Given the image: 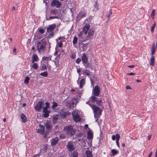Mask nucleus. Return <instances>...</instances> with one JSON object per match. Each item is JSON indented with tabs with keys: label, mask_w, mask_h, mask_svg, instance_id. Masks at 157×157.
Here are the masks:
<instances>
[{
	"label": "nucleus",
	"mask_w": 157,
	"mask_h": 157,
	"mask_svg": "<svg viewBox=\"0 0 157 157\" xmlns=\"http://www.w3.org/2000/svg\"><path fill=\"white\" fill-rule=\"evenodd\" d=\"M80 96H79V98H73L71 100L67 101L66 104V107L69 109H73L74 107L76 106L80 100Z\"/></svg>",
	"instance_id": "nucleus-1"
},
{
	"label": "nucleus",
	"mask_w": 157,
	"mask_h": 157,
	"mask_svg": "<svg viewBox=\"0 0 157 157\" xmlns=\"http://www.w3.org/2000/svg\"><path fill=\"white\" fill-rule=\"evenodd\" d=\"M91 108L94 113V117L95 118H97L96 120V121H97L98 118H99L101 115L102 110L100 108L94 105H92Z\"/></svg>",
	"instance_id": "nucleus-2"
},
{
	"label": "nucleus",
	"mask_w": 157,
	"mask_h": 157,
	"mask_svg": "<svg viewBox=\"0 0 157 157\" xmlns=\"http://www.w3.org/2000/svg\"><path fill=\"white\" fill-rule=\"evenodd\" d=\"M64 130L66 132L67 135L71 136H73L76 132L75 129L71 125L66 126L64 127Z\"/></svg>",
	"instance_id": "nucleus-3"
},
{
	"label": "nucleus",
	"mask_w": 157,
	"mask_h": 157,
	"mask_svg": "<svg viewBox=\"0 0 157 157\" xmlns=\"http://www.w3.org/2000/svg\"><path fill=\"white\" fill-rule=\"evenodd\" d=\"M47 44V42L45 39H43L37 43V49L39 52L44 50Z\"/></svg>",
	"instance_id": "nucleus-4"
},
{
	"label": "nucleus",
	"mask_w": 157,
	"mask_h": 157,
	"mask_svg": "<svg viewBox=\"0 0 157 157\" xmlns=\"http://www.w3.org/2000/svg\"><path fill=\"white\" fill-rule=\"evenodd\" d=\"M90 101L94 103L96 102V104L99 106H102L103 105V103L102 102L101 98H98L94 96H92L90 98Z\"/></svg>",
	"instance_id": "nucleus-5"
},
{
	"label": "nucleus",
	"mask_w": 157,
	"mask_h": 157,
	"mask_svg": "<svg viewBox=\"0 0 157 157\" xmlns=\"http://www.w3.org/2000/svg\"><path fill=\"white\" fill-rule=\"evenodd\" d=\"M44 126L46 128V131L44 136L46 137L48 134L51 131L52 125L49 122L44 123Z\"/></svg>",
	"instance_id": "nucleus-6"
},
{
	"label": "nucleus",
	"mask_w": 157,
	"mask_h": 157,
	"mask_svg": "<svg viewBox=\"0 0 157 157\" xmlns=\"http://www.w3.org/2000/svg\"><path fill=\"white\" fill-rule=\"evenodd\" d=\"M86 34L85 36V39L82 40L83 42L91 38L94 35V31L93 30H86Z\"/></svg>",
	"instance_id": "nucleus-7"
},
{
	"label": "nucleus",
	"mask_w": 157,
	"mask_h": 157,
	"mask_svg": "<svg viewBox=\"0 0 157 157\" xmlns=\"http://www.w3.org/2000/svg\"><path fill=\"white\" fill-rule=\"evenodd\" d=\"M44 105V102L42 101H38L34 107V109L36 111L40 112L41 111Z\"/></svg>",
	"instance_id": "nucleus-8"
},
{
	"label": "nucleus",
	"mask_w": 157,
	"mask_h": 157,
	"mask_svg": "<svg viewBox=\"0 0 157 157\" xmlns=\"http://www.w3.org/2000/svg\"><path fill=\"white\" fill-rule=\"evenodd\" d=\"M74 121L75 122H79L81 120V118L77 112L73 111L72 113Z\"/></svg>",
	"instance_id": "nucleus-9"
},
{
	"label": "nucleus",
	"mask_w": 157,
	"mask_h": 157,
	"mask_svg": "<svg viewBox=\"0 0 157 157\" xmlns=\"http://www.w3.org/2000/svg\"><path fill=\"white\" fill-rule=\"evenodd\" d=\"M100 89L98 86H96L93 88L92 91V93L94 95L95 97L98 96L100 94Z\"/></svg>",
	"instance_id": "nucleus-10"
},
{
	"label": "nucleus",
	"mask_w": 157,
	"mask_h": 157,
	"mask_svg": "<svg viewBox=\"0 0 157 157\" xmlns=\"http://www.w3.org/2000/svg\"><path fill=\"white\" fill-rule=\"evenodd\" d=\"M54 35L53 30H47L45 34L46 37L48 39L53 37Z\"/></svg>",
	"instance_id": "nucleus-11"
},
{
	"label": "nucleus",
	"mask_w": 157,
	"mask_h": 157,
	"mask_svg": "<svg viewBox=\"0 0 157 157\" xmlns=\"http://www.w3.org/2000/svg\"><path fill=\"white\" fill-rule=\"evenodd\" d=\"M86 13L84 12L81 11L78 14L76 17V21L77 22L79 21L81 19L85 17L86 15Z\"/></svg>",
	"instance_id": "nucleus-12"
},
{
	"label": "nucleus",
	"mask_w": 157,
	"mask_h": 157,
	"mask_svg": "<svg viewBox=\"0 0 157 157\" xmlns=\"http://www.w3.org/2000/svg\"><path fill=\"white\" fill-rule=\"evenodd\" d=\"M40 128L37 130L36 132L38 133H40L41 135H44L45 133V127L44 125L40 124L39 125Z\"/></svg>",
	"instance_id": "nucleus-13"
},
{
	"label": "nucleus",
	"mask_w": 157,
	"mask_h": 157,
	"mask_svg": "<svg viewBox=\"0 0 157 157\" xmlns=\"http://www.w3.org/2000/svg\"><path fill=\"white\" fill-rule=\"evenodd\" d=\"M61 3L56 0H53L51 3V6L59 8L61 6Z\"/></svg>",
	"instance_id": "nucleus-14"
},
{
	"label": "nucleus",
	"mask_w": 157,
	"mask_h": 157,
	"mask_svg": "<svg viewBox=\"0 0 157 157\" xmlns=\"http://www.w3.org/2000/svg\"><path fill=\"white\" fill-rule=\"evenodd\" d=\"M67 147L68 148V151L71 152L72 151L75 149L74 145L72 142L71 141L68 142Z\"/></svg>",
	"instance_id": "nucleus-15"
},
{
	"label": "nucleus",
	"mask_w": 157,
	"mask_h": 157,
	"mask_svg": "<svg viewBox=\"0 0 157 157\" xmlns=\"http://www.w3.org/2000/svg\"><path fill=\"white\" fill-rule=\"evenodd\" d=\"M81 59H82V63L84 65H85V64H86L88 62V58L86 53H83L82 54V55L81 56Z\"/></svg>",
	"instance_id": "nucleus-16"
},
{
	"label": "nucleus",
	"mask_w": 157,
	"mask_h": 157,
	"mask_svg": "<svg viewBox=\"0 0 157 157\" xmlns=\"http://www.w3.org/2000/svg\"><path fill=\"white\" fill-rule=\"evenodd\" d=\"M44 30H37L35 34V36H37V38H40L41 37V35L44 33Z\"/></svg>",
	"instance_id": "nucleus-17"
},
{
	"label": "nucleus",
	"mask_w": 157,
	"mask_h": 157,
	"mask_svg": "<svg viewBox=\"0 0 157 157\" xmlns=\"http://www.w3.org/2000/svg\"><path fill=\"white\" fill-rule=\"evenodd\" d=\"M86 30H82V31H81L78 34V36L81 38L83 40L85 39V36L86 33Z\"/></svg>",
	"instance_id": "nucleus-18"
},
{
	"label": "nucleus",
	"mask_w": 157,
	"mask_h": 157,
	"mask_svg": "<svg viewBox=\"0 0 157 157\" xmlns=\"http://www.w3.org/2000/svg\"><path fill=\"white\" fill-rule=\"evenodd\" d=\"M43 114L42 115V117L44 118L48 117L49 116V113H50V111L48 110H45L44 111L43 110Z\"/></svg>",
	"instance_id": "nucleus-19"
},
{
	"label": "nucleus",
	"mask_w": 157,
	"mask_h": 157,
	"mask_svg": "<svg viewBox=\"0 0 157 157\" xmlns=\"http://www.w3.org/2000/svg\"><path fill=\"white\" fill-rule=\"evenodd\" d=\"M58 140V138L57 137H56L52 139L51 142V145L54 146L57 143Z\"/></svg>",
	"instance_id": "nucleus-20"
},
{
	"label": "nucleus",
	"mask_w": 157,
	"mask_h": 157,
	"mask_svg": "<svg viewBox=\"0 0 157 157\" xmlns=\"http://www.w3.org/2000/svg\"><path fill=\"white\" fill-rule=\"evenodd\" d=\"M32 62L33 63L35 62H37L39 60L38 56L36 54H34L32 56Z\"/></svg>",
	"instance_id": "nucleus-21"
},
{
	"label": "nucleus",
	"mask_w": 157,
	"mask_h": 157,
	"mask_svg": "<svg viewBox=\"0 0 157 157\" xmlns=\"http://www.w3.org/2000/svg\"><path fill=\"white\" fill-rule=\"evenodd\" d=\"M87 138L90 140L93 138V133L91 130H89L87 133Z\"/></svg>",
	"instance_id": "nucleus-22"
},
{
	"label": "nucleus",
	"mask_w": 157,
	"mask_h": 157,
	"mask_svg": "<svg viewBox=\"0 0 157 157\" xmlns=\"http://www.w3.org/2000/svg\"><path fill=\"white\" fill-rule=\"evenodd\" d=\"M60 115L62 117L64 118L66 117L67 116V112L64 110H62L60 112Z\"/></svg>",
	"instance_id": "nucleus-23"
},
{
	"label": "nucleus",
	"mask_w": 157,
	"mask_h": 157,
	"mask_svg": "<svg viewBox=\"0 0 157 157\" xmlns=\"http://www.w3.org/2000/svg\"><path fill=\"white\" fill-rule=\"evenodd\" d=\"M21 117L23 122L25 123L27 121V118L24 114L22 113L21 115Z\"/></svg>",
	"instance_id": "nucleus-24"
},
{
	"label": "nucleus",
	"mask_w": 157,
	"mask_h": 157,
	"mask_svg": "<svg viewBox=\"0 0 157 157\" xmlns=\"http://www.w3.org/2000/svg\"><path fill=\"white\" fill-rule=\"evenodd\" d=\"M116 143L117 146H118V147H120V146L119 144V140L120 138V136L119 134L118 133H117L116 134Z\"/></svg>",
	"instance_id": "nucleus-25"
},
{
	"label": "nucleus",
	"mask_w": 157,
	"mask_h": 157,
	"mask_svg": "<svg viewBox=\"0 0 157 157\" xmlns=\"http://www.w3.org/2000/svg\"><path fill=\"white\" fill-rule=\"evenodd\" d=\"M86 157H93L92 152L90 150H87L86 151Z\"/></svg>",
	"instance_id": "nucleus-26"
},
{
	"label": "nucleus",
	"mask_w": 157,
	"mask_h": 157,
	"mask_svg": "<svg viewBox=\"0 0 157 157\" xmlns=\"http://www.w3.org/2000/svg\"><path fill=\"white\" fill-rule=\"evenodd\" d=\"M155 43H153L152 45V47L151 49V55L152 56H153L155 53V51L156 48H155Z\"/></svg>",
	"instance_id": "nucleus-27"
},
{
	"label": "nucleus",
	"mask_w": 157,
	"mask_h": 157,
	"mask_svg": "<svg viewBox=\"0 0 157 157\" xmlns=\"http://www.w3.org/2000/svg\"><path fill=\"white\" fill-rule=\"evenodd\" d=\"M59 57H57L54 60L55 64L56 65V67H57L59 66Z\"/></svg>",
	"instance_id": "nucleus-28"
},
{
	"label": "nucleus",
	"mask_w": 157,
	"mask_h": 157,
	"mask_svg": "<svg viewBox=\"0 0 157 157\" xmlns=\"http://www.w3.org/2000/svg\"><path fill=\"white\" fill-rule=\"evenodd\" d=\"M85 82V80L84 78H82L81 79L80 82L79 87L81 88L83 85H84Z\"/></svg>",
	"instance_id": "nucleus-29"
},
{
	"label": "nucleus",
	"mask_w": 157,
	"mask_h": 157,
	"mask_svg": "<svg viewBox=\"0 0 157 157\" xmlns=\"http://www.w3.org/2000/svg\"><path fill=\"white\" fill-rule=\"evenodd\" d=\"M52 56H49L48 57H43L42 58V60H45L48 62L49 60L50 61L51 60Z\"/></svg>",
	"instance_id": "nucleus-30"
},
{
	"label": "nucleus",
	"mask_w": 157,
	"mask_h": 157,
	"mask_svg": "<svg viewBox=\"0 0 157 157\" xmlns=\"http://www.w3.org/2000/svg\"><path fill=\"white\" fill-rule=\"evenodd\" d=\"M155 57L153 56H152L150 59V65L153 66L154 64Z\"/></svg>",
	"instance_id": "nucleus-31"
},
{
	"label": "nucleus",
	"mask_w": 157,
	"mask_h": 157,
	"mask_svg": "<svg viewBox=\"0 0 157 157\" xmlns=\"http://www.w3.org/2000/svg\"><path fill=\"white\" fill-rule=\"evenodd\" d=\"M46 106L43 108V110L45 111V110H48V109L49 107V103L48 102L45 103Z\"/></svg>",
	"instance_id": "nucleus-32"
},
{
	"label": "nucleus",
	"mask_w": 157,
	"mask_h": 157,
	"mask_svg": "<svg viewBox=\"0 0 157 157\" xmlns=\"http://www.w3.org/2000/svg\"><path fill=\"white\" fill-rule=\"evenodd\" d=\"M56 27L55 24H53L49 25L47 29H54Z\"/></svg>",
	"instance_id": "nucleus-33"
},
{
	"label": "nucleus",
	"mask_w": 157,
	"mask_h": 157,
	"mask_svg": "<svg viewBox=\"0 0 157 157\" xmlns=\"http://www.w3.org/2000/svg\"><path fill=\"white\" fill-rule=\"evenodd\" d=\"M111 152L113 155L114 156L115 155L119 153V151L118 150H116L114 149L111 150Z\"/></svg>",
	"instance_id": "nucleus-34"
},
{
	"label": "nucleus",
	"mask_w": 157,
	"mask_h": 157,
	"mask_svg": "<svg viewBox=\"0 0 157 157\" xmlns=\"http://www.w3.org/2000/svg\"><path fill=\"white\" fill-rule=\"evenodd\" d=\"M90 27V25L89 24H86L85 25L82 29H89Z\"/></svg>",
	"instance_id": "nucleus-35"
},
{
	"label": "nucleus",
	"mask_w": 157,
	"mask_h": 157,
	"mask_svg": "<svg viewBox=\"0 0 157 157\" xmlns=\"http://www.w3.org/2000/svg\"><path fill=\"white\" fill-rule=\"evenodd\" d=\"M30 79V78L28 76H26L24 80V82L25 84H28L29 83V81Z\"/></svg>",
	"instance_id": "nucleus-36"
},
{
	"label": "nucleus",
	"mask_w": 157,
	"mask_h": 157,
	"mask_svg": "<svg viewBox=\"0 0 157 157\" xmlns=\"http://www.w3.org/2000/svg\"><path fill=\"white\" fill-rule=\"evenodd\" d=\"M34 63L32 66V67L35 69V70H36L38 69V66L37 65V64L36 63Z\"/></svg>",
	"instance_id": "nucleus-37"
},
{
	"label": "nucleus",
	"mask_w": 157,
	"mask_h": 157,
	"mask_svg": "<svg viewBox=\"0 0 157 157\" xmlns=\"http://www.w3.org/2000/svg\"><path fill=\"white\" fill-rule=\"evenodd\" d=\"M78 153L76 151H74L71 154V156L73 157H78Z\"/></svg>",
	"instance_id": "nucleus-38"
},
{
	"label": "nucleus",
	"mask_w": 157,
	"mask_h": 157,
	"mask_svg": "<svg viewBox=\"0 0 157 157\" xmlns=\"http://www.w3.org/2000/svg\"><path fill=\"white\" fill-rule=\"evenodd\" d=\"M40 75L42 76L46 77L48 75V73L47 71H45L43 72H42L40 74Z\"/></svg>",
	"instance_id": "nucleus-39"
},
{
	"label": "nucleus",
	"mask_w": 157,
	"mask_h": 157,
	"mask_svg": "<svg viewBox=\"0 0 157 157\" xmlns=\"http://www.w3.org/2000/svg\"><path fill=\"white\" fill-rule=\"evenodd\" d=\"M78 41V38L76 36H74L73 40V43L74 44H75Z\"/></svg>",
	"instance_id": "nucleus-40"
},
{
	"label": "nucleus",
	"mask_w": 157,
	"mask_h": 157,
	"mask_svg": "<svg viewBox=\"0 0 157 157\" xmlns=\"http://www.w3.org/2000/svg\"><path fill=\"white\" fill-rule=\"evenodd\" d=\"M57 103L55 102H54L53 103V105L52 106V108L53 109H54L56 107H57Z\"/></svg>",
	"instance_id": "nucleus-41"
},
{
	"label": "nucleus",
	"mask_w": 157,
	"mask_h": 157,
	"mask_svg": "<svg viewBox=\"0 0 157 157\" xmlns=\"http://www.w3.org/2000/svg\"><path fill=\"white\" fill-rule=\"evenodd\" d=\"M155 12V10H153L151 13V16L154 19V16Z\"/></svg>",
	"instance_id": "nucleus-42"
},
{
	"label": "nucleus",
	"mask_w": 157,
	"mask_h": 157,
	"mask_svg": "<svg viewBox=\"0 0 157 157\" xmlns=\"http://www.w3.org/2000/svg\"><path fill=\"white\" fill-rule=\"evenodd\" d=\"M57 12V10L56 9L52 10L50 11V12L53 14H55Z\"/></svg>",
	"instance_id": "nucleus-43"
},
{
	"label": "nucleus",
	"mask_w": 157,
	"mask_h": 157,
	"mask_svg": "<svg viewBox=\"0 0 157 157\" xmlns=\"http://www.w3.org/2000/svg\"><path fill=\"white\" fill-rule=\"evenodd\" d=\"M82 72L84 75H86L87 76H90V75L88 72H86V70H84Z\"/></svg>",
	"instance_id": "nucleus-44"
},
{
	"label": "nucleus",
	"mask_w": 157,
	"mask_h": 157,
	"mask_svg": "<svg viewBox=\"0 0 157 157\" xmlns=\"http://www.w3.org/2000/svg\"><path fill=\"white\" fill-rule=\"evenodd\" d=\"M84 65L85 66L86 68H87L88 67L91 68V65L90 63H87L86 64H85V65Z\"/></svg>",
	"instance_id": "nucleus-45"
},
{
	"label": "nucleus",
	"mask_w": 157,
	"mask_h": 157,
	"mask_svg": "<svg viewBox=\"0 0 157 157\" xmlns=\"http://www.w3.org/2000/svg\"><path fill=\"white\" fill-rule=\"evenodd\" d=\"M58 119V117L57 116H54L53 118V121L54 122H56L57 121Z\"/></svg>",
	"instance_id": "nucleus-46"
},
{
	"label": "nucleus",
	"mask_w": 157,
	"mask_h": 157,
	"mask_svg": "<svg viewBox=\"0 0 157 157\" xmlns=\"http://www.w3.org/2000/svg\"><path fill=\"white\" fill-rule=\"evenodd\" d=\"M47 68L46 66L45 65H44V66H42V67L41 68V71H44V70H46L47 69Z\"/></svg>",
	"instance_id": "nucleus-47"
},
{
	"label": "nucleus",
	"mask_w": 157,
	"mask_h": 157,
	"mask_svg": "<svg viewBox=\"0 0 157 157\" xmlns=\"http://www.w3.org/2000/svg\"><path fill=\"white\" fill-rule=\"evenodd\" d=\"M81 61V59L79 58H78L76 60V63L79 64Z\"/></svg>",
	"instance_id": "nucleus-48"
},
{
	"label": "nucleus",
	"mask_w": 157,
	"mask_h": 157,
	"mask_svg": "<svg viewBox=\"0 0 157 157\" xmlns=\"http://www.w3.org/2000/svg\"><path fill=\"white\" fill-rule=\"evenodd\" d=\"M56 18H58V17L57 16H50V17L47 19L48 20H50L52 19H54Z\"/></svg>",
	"instance_id": "nucleus-49"
},
{
	"label": "nucleus",
	"mask_w": 157,
	"mask_h": 157,
	"mask_svg": "<svg viewBox=\"0 0 157 157\" xmlns=\"http://www.w3.org/2000/svg\"><path fill=\"white\" fill-rule=\"evenodd\" d=\"M63 45V43L62 42V41H61L60 42L58 43V46L59 47H62Z\"/></svg>",
	"instance_id": "nucleus-50"
},
{
	"label": "nucleus",
	"mask_w": 157,
	"mask_h": 157,
	"mask_svg": "<svg viewBox=\"0 0 157 157\" xmlns=\"http://www.w3.org/2000/svg\"><path fill=\"white\" fill-rule=\"evenodd\" d=\"M116 139V135L115 136V135H113L112 136V139L113 140H115V139Z\"/></svg>",
	"instance_id": "nucleus-51"
},
{
	"label": "nucleus",
	"mask_w": 157,
	"mask_h": 157,
	"mask_svg": "<svg viewBox=\"0 0 157 157\" xmlns=\"http://www.w3.org/2000/svg\"><path fill=\"white\" fill-rule=\"evenodd\" d=\"M112 12L111 10H110L109 11V15L108 16V19H109V17L112 14Z\"/></svg>",
	"instance_id": "nucleus-52"
},
{
	"label": "nucleus",
	"mask_w": 157,
	"mask_h": 157,
	"mask_svg": "<svg viewBox=\"0 0 157 157\" xmlns=\"http://www.w3.org/2000/svg\"><path fill=\"white\" fill-rule=\"evenodd\" d=\"M155 25V23H154L151 26V29H154Z\"/></svg>",
	"instance_id": "nucleus-53"
},
{
	"label": "nucleus",
	"mask_w": 157,
	"mask_h": 157,
	"mask_svg": "<svg viewBox=\"0 0 157 157\" xmlns=\"http://www.w3.org/2000/svg\"><path fill=\"white\" fill-rule=\"evenodd\" d=\"M135 73H133V72H131L129 73H128L127 74L128 75H135Z\"/></svg>",
	"instance_id": "nucleus-54"
},
{
	"label": "nucleus",
	"mask_w": 157,
	"mask_h": 157,
	"mask_svg": "<svg viewBox=\"0 0 157 157\" xmlns=\"http://www.w3.org/2000/svg\"><path fill=\"white\" fill-rule=\"evenodd\" d=\"M126 89H131L132 88L129 86H127L126 87Z\"/></svg>",
	"instance_id": "nucleus-55"
},
{
	"label": "nucleus",
	"mask_w": 157,
	"mask_h": 157,
	"mask_svg": "<svg viewBox=\"0 0 157 157\" xmlns=\"http://www.w3.org/2000/svg\"><path fill=\"white\" fill-rule=\"evenodd\" d=\"M60 139H63L65 138V136L63 135H60Z\"/></svg>",
	"instance_id": "nucleus-56"
},
{
	"label": "nucleus",
	"mask_w": 157,
	"mask_h": 157,
	"mask_svg": "<svg viewBox=\"0 0 157 157\" xmlns=\"http://www.w3.org/2000/svg\"><path fill=\"white\" fill-rule=\"evenodd\" d=\"M64 38V36H60L58 38V39L60 40L61 39H63Z\"/></svg>",
	"instance_id": "nucleus-57"
},
{
	"label": "nucleus",
	"mask_w": 157,
	"mask_h": 157,
	"mask_svg": "<svg viewBox=\"0 0 157 157\" xmlns=\"http://www.w3.org/2000/svg\"><path fill=\"white\" fill-rule=\"evenodd\" d=\"M71 57L72 59H74L75 57L74 54H72L71 56Z\"/></svg>",
	"instance_id": "nucleus-58"
},
{
	"label": "nucleus",
	"mask_w": 157,
	"mask_h": 157,
	"mask_svg": "<svg viewBox=\"0 0 157 157\" xmlns=\"http://www.w3.org/2000/svg\"><path fill=\"white\" fill-rule=\"evenodd\" d=\"M77 71L78 73H79L81 72V70L77 68Z\"/></svg>",
	"instance_id": "nucleus-59"
},
{
	"label": "nucleus",
	"mask_w": 157,
	"mask_h": 157,
	"mask_svg": "<svg viewBox=\"0 0 157 157\" xmlns=\"http://www.w3.org/2000/svg\"><path fill=\"white\" fill-rule=\"evenodd\" d=\"M151 135H149L148 136L147 139L148 140H150L151 137Z\"/></svg>",
	"instance_id": "nucleus-60"
},
{
	"label": "nucleus",
	"mask_w": 157,
	"mask_h": 157,
	"mask_svg": "<svg viewBox=\"0 0 157 157\" xmlns=\"http://www.w3.org/2000/svg\"><path fill=\"white\" fill-rule=\"evenodd\" d=\"M152 152H150V153L149 154L148 157H151V155H152Z\"/></svg>",
	"instance_id": "nucleus-61"
},
{
	"label": "nucleus",
	"mask_w": 157,
	"mask_h": 157,
	"mask_svg": "<svg viewBox=\"0 0 157 157\" xmlns=\"http://www.w3.org/2000/svg\"><path fill=\"white\" fill-rule=\"evenodd\" d=\"M86 104H88L91 107V106H92V105H91V104H90V103H89V101H87L86 102Z\"/></svg>",
	"instance_id": "nucleus-62"
},
{
	"label": "nucleus",
	"mask_w": 157,
	"mask_h": 157,
	"mask_svg": "<svg viewBox=\"0 0 157 157\" xmlns=\"http://www.w3.org/2000/svg\"><path fill=\"white\" fill-rule=\"evenodd\" d=\"M16 48H14L13 49V52H16Z\"/></svg>",
	"instance_id": "nucleus-63"
},
{
	"label": "nucleus",
	"mask_w": 157,
	"mask_h": 157,
	"mask_svg": "<svg viewBox=\"0 0 157 157\" xmlns=\"http://www.w3.org/2000/svg\"><path fill=\"white\" fill-rule=\"evenodd\" d=\"M95 7L97 8H98V6L97 2H95Z\"/></svg>",
	"instance_id": "nucleus-64"
}]
</instances>
